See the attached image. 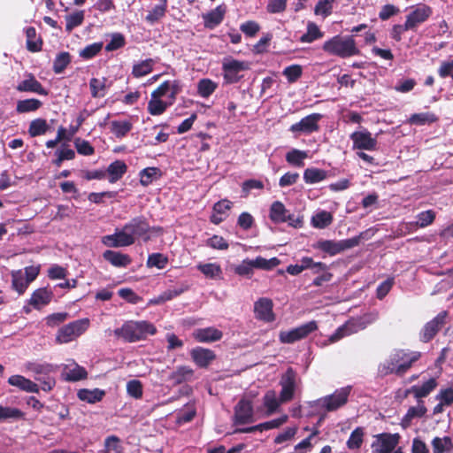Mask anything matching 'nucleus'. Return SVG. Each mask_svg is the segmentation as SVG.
<instances>
[{
	"mask_svg": "<svg viewBox=\"0 0 453 453\" xmlns=\"http://www.w3.org/2000/svg\"><path fill=\"white\" fill-rule=\"evenodd\" d=\"M149 224L142 217L134 218L122 229L113 234L105 235L103 243L108 247H126L134 243L136 237H141L149 231Z\"/></svg>",
	"mask_w": 453,
	"mask_h": 453,
	"instance_id": "obj_1",
	"label": "nucleus"
},
{
	"mask_svg": "<svg viewBox=\"0 0 453 453\" xmlns=\"http://www.w3.org/2000/svg\"><path fill=\"white\" fill-rule=\"evenodd\" d=\"M420 356L418 351L395 350L380 365V372L385 375L389 373L403 375Z\"/></svg>",
	"mask_w": 453,
	"mask_h": 453,
	"instance_id": "obj_2",
	"label": "nucleus"
},
{
	"mask_svg": "<svg viewBox=\"0 0 453 453\" xmlns=\"http://www.w3.org/2000/svg\"><path fill=\"white\" fill-rule=\"evenodd\" d=\"M157 332L155 326L148 321H127L121 327L114 330L116 336L126 342H134L153 335Z\"/></svg>",
	"mask_w": 453,
	"mask_h": 453,
	"instance_id": "obj_3",
	"label": "nucleus"
},
{
	"mask_svg": "<svg viewBox=\"0 0 453 453\" xmlns=\"http://www.w3.org/2000/svg\"><path fill=\"white\" fill-rule=\"evenodd\" d=\"M352 387L346 386L336 389L333 394L310 402V406L317 413L335 411L348 403Z\"/></svg>",
	"mask_w": 453,
	"mask_h": 453,
	"instance_id": "obj_4",
	"label": "nucleus"
},
{
	"mask_svg": "<svg viewBox=\"0 0 453 453\" xmlns=\"http://www.w3.org/2000/svg\"><path fill=\"white\" fill-rule=\"evenodd\" d=\"M380 313L374 310L364 315L348 320L344 325L340 326L334 334L330 336V342H334L340 339L356 334L366 328L369 325L379 319Z\"/></svg>",
	"mask_w": 453,
	"mask_h": 453,
	"instance_id": "obj_5",
	"label": "nucleus"
},
{
	"mask_svg": "<svg viewBox=\"0 0 453 453\" xmlns=\"http://www.w3.org/2000/svg\"><path fill=\"white\" fill-rule=\"evenodd\" d=\"M322 50L329 55L342 58L359 54V50L352 36L335 35L324 42Z\"/></svg>",
	"mask_w": 453,
	"mask_h": 453,
	"instance_id": "obj_6",
	"label": "nucleus"
},
{
	"mask_svg": "<svg viewBox=\"0 0 453 453\" xmlns=\"http://www.w3.org/2000/svg\"><path fill=\"white\" fill-rule=\"evenodd\" d=\"M363 234L343 240H319L312 247L331 257L336 256L345 250L355 248L360 244Z\"/></svg>",
	"mask_w": 453,
	"mask_h": 453,
	"instance_id": "obj_7",
	"label": "nucleus"
},
{
	"mask_svg": "<svg viewBox=\"0 0 453 453\" xmlns=\"http://www.w3.org/2000/svg\"><path fill=\"white\" fill-rule=\"evenodd\" d=\"M88 326V319H81L70 322L58 329L56 341L58 343H68L85 333Z\"/></svg>",
	"mask_w": 453,
	"mask_h": 453,
	"instance_id": "obj_8",
	"label": "nucleus"
},
{
	"mask_svg": "<svg viewBox=\"0 0 453 453\" xmlns=\"http://www.w3.org/2000/svg\"><path fill=\"white\" fill-rule=\"evenodd\" d=\"M317 329V322L311 320L289 331H281L279 334V339L282 343H293L307 337L311 333Z\"/></svg>",
	"mask_w": 453,
	"mask_h": 453,
	"instance_id": "obj_9",
	"label": "nucleus"
},
{
	"mask_svg": "<svg viewBox=\"0 0 453 453\" xmlns=\"http://www.w3.org/2000/svg\"><path fill=\"white\" fill-rule=\"evenodd\" d=\"M400 438L401 436L397 433H382L374 435V441L371 445L372 453H391L395 451Z\"/></svg>",
	"mask_w": 453,
	"mask_h": 453,
	"instance_id": "obj_10",
	"label": "nucleus"
},
{
	"mask_svg": "<svg viewBox=\"0 0 453 453\" xmlns=\"http://www.w3.org/2000/svg\"><path fill=\"white\" fill-rule=\"evenodd\" d=\"M248 69L249 64L245 61L227 58L222 62L223 76L226 83L238 82L241 79L239 73Z\"/></svg>",
	"mask_w": 453,
	"mask_h": 453,
	"instance_id": "obj_11",
	"label": "nucleus"
},
{
	"mask_svg": "<svg viewBox=\"0 0 453 453\" xmlns=\"http://www.w3.org/2000/svg\"><path fill=\"white\" fill-rule=\"evenodd\" d=\"M433 13L430 6L425 4H419L411 7V11L406 16L405 28L410 30H416V28L426 22Z\"/></svg>",
	"mask_w": 453,
	"mask_h": 453,
	"instance_id": "obj_12",
	"label": "nucleus"
},
{
	"mask_svg": "<svg viewBox=\"0 0 453 453\" xmlns=\"http://www.w3.org/2000/svg\"><path fill=\"white\" fill-rule=\"evenodd\" d=\"M447 317L448 312L444 311L438 313L433 319L426 323L419 333L420 341L423 342H430L446 324Z\"/></svg>",
	"mask_w": 453,
	"mask_h": 453,
	"instance_id": "obj_13",
	"label": "nucleus"
},
{
	"mask_svg": "<svg viewBox=\"0 0 453 453\" xmlns=\"http://www.w3.org/2000/svg\"><path fill=\"white\" fill-rule=\"evenodd\" d=\"M280 385L281 390L280 393L282 403L289 402L293 399L296 388V372L292 367H288L282 374Z\"/></svg>",
	"mask_w": 453,
	"mask_h": 453,
	"instance_id": "obj_14",
	"label": "nucleus"
},
{
	"mask_svg": "<svg viewBox=\"0 0 453 453\" xmlns=\"http://www.w3.org/2000/svg\"><path fill=\"white\" fill-rule=\"evenodd\" d=\"M322 119L319 113H312L303 118L299 122L293 124L289 130L296 134H309L317 132L319 128V121Z\"/></svg>",
	"mask_w": 453,
	"mask_h": 453,
	"instance_id": "obj_15",
	"label": "nucleus"
},
{
	"mask_svg": "<svg viewBox=\"0 0 453 453\" xmlns=\"http://www.w3.org/2000/svg\"><path fill=\"white\" fill-rule=\"evenodd\" d=\"M273 309V301L267 297H261L254 303L255 318L266 323L273 322L275 319Z\"/></svg>",
	"mask_w": 453,
	"mask_h": 453,
	"instance_id": "obj_16",
	"label": "nucleus"
},
{
	"mask_svg": "<svg viewBox=\"0 0 453 453\" xmlns=\"http://www.w3.org/2000/svg\"><path fill=\"white\" fill-rule=\"evenodd\" d=\"M354 150H374L377 147V140L366 130L355 131L350 136Z\"/></svg>",
	"mask_w": 453,
	"mask_h": 453,
	"instance_id": "obj_17",
	"label": "nucleus"
},
{
	"mask_svg": "<svg viewBox=\"0 0 453 453\" xmlns=\"http://www.w3.org/2000/svg\"><path fill=\"white\" fill-rule=\"evenodd\" d=\"M434 400L437 403L433 408V415L437 416L453 405V387L441 388L435 395Z\"/></svg>",
	"mask_w": 453,
	"mask_h": 453,
	"instance_id": "obj_18",
	"label": "nucleus"
},
{
	"mask_svg": "<svg viewBox=\"0 0 453 453\" xmlns=\"http://www.w3.org/2000/svg\"><path fill=\"white\" fill-rule=\"evenodd\" d=\"M54 294L48 288H39L35 289L31 297L27 301V304L35 310H41L47 306L53 299Z\"/></svg>",
	"mask_w": 453,
	"mask_h": 453,
	"instance_id": "obj_19",
	"label": "nucleus"
},
{
	"mask_svg": "<svg viewBox=\"0 0 453 453\" xmlns=\"http://www.w3.org/2000/svg\"><path fill=\"white\" fill-rule=\"evenodd\" d=\"M253 422V407L250 401L242 399L234 408V423L248 424Z\"/></svg>",
	"mask_w": 453,
	"mask_h": 453,
	"instance_id": "obj_20",
	"label": "nucleus"
},
{
	"mask_svg": "<svg viewBox=\"0 0 453 453\" xmlns=\"http://www.w3.org/2000/svg\"><path fill=\"white\" fill-rule=\"evenodd\" d=\"M180 90V86L178 81H165L157 87L150 96H156L157 98L160 99L166 97V100L174 102Z\"/></svg>",
	"mask_w": 453,
	"mask_h": 453,
	"instance_id": "obj_21",
	"label": "nucleus"
},
{
	"mask_svg": "<svg viewBox=\"0 0 453 453\" xmlns=\"http://www.w3.org/2000/svg\"><path fill=\"white\" fill-rule=\"evenodd\" d=\"M192 335L196 342L208 343L219 341L223 333L213 326H209L194 330Z\"/></svg>",
	"mask_w": 453,
	"mask_h": 453,
	"instance_id": "obj_22",
	"label": "nucleus"
},
{
	"mask_svg": "<svg viewBox=\"0 0 453 453\" xmlns=\"http://www.w3.org/2000/svg\"><path fill=\"white\" fill-rule=\"evenodd\" d=\"M190 356L195 364L201 368L207 367L216 357L212 350L202 347L192 349Z\"/></svg>",
	"mask_w": 453,
	"mask_h": 453,
	"instance_id": "obj_23",
	"label": "nucleus"
},
{
	"mask_svg": "<svg viewBox=\"0 0 453 453\" xmlns=\"http://www.w3.org/2000/svg\"><path fill=\"white\" fill-rule=\"evenodd\" d=\"M62 375L67 381H78L86 379L88 373L85 368L72 361L64 365Z\"/></svg>",
	"mask_w": 453,
	"mask_h": 453,
	"instance_id": "obj_24",
	"label": "nucleus"
},
{
	"mask_svg": "<svg viewBox=\"0 0 453 453\" xmlns=\"http://www.w3.org/2000/svg\"><path fill=\"white\" fill-rule=\"evenodd\" d=\"M8 383L27 393H39L40 391L38 384L22 375H12L8 379Z\"/></svg>",
	"mask_w": 453,
	"mask_h": 453,
	"instance_id": "obj_25",
	"label": "nucleus"
},
{
	"mask_svg": "<svg viewBox=\"0 0 453 453\" xmlns=\"http://www.w3.org/2000/svg\"><path fill=\"white\" fill-rule=\"evenodd\" d=\"M16 88L19 92H32L42 96L48 95V90L32 74H29L27 79L20 81Z\"/></svg>",
	"mask_w": 453,
	"mask_h": 453,
	"instance_id": "obj_26",
	"label": "nucleus"
},
{
	"mask_svg": "<svg viewBox=\"0 0 453 453\" xmlns=\"http://www.w3.org/2000/svg\"><path fill=\"white\" fill-rule=\"evenodd\" d=\"M438 386L437 380L435 378H430L421 384L412 386L409 392L414 395L417 399L426 397L432 393Z\"/></svg>",
	"mask_w": 453,
	"mask_h": 453,
	"instance_id": "obj_27",
	"label": "nucleus"
},
{
	"mask_svg": "<svg viewBox=\"0 0 453 453\" xmlns=\"http://www.w3.org/2000/svg\"><path fill=\"white\" fill-rule=\"evenodd\" d=\"M280 403V396L278 398L277 394L274 390H268L263 396V405L265 407V415L270 416L273 414Z\"/></svg>",
	"mask_w": 453,
	"mask_h": 453,
	"instance_id": "obj_28",
	"label": "nucleus"
},
{
	"mask_svg": "<svg viewBox=\"0 0 453 453\" xmlns=\"http://www.w3.org/2000/svg\"><path fill=\"white\" fill-rule=\"evenodd\" d=\"M127 166L124 161L116 160L110 164L106 170L109 182L115 183L119 180L127 173Z\"/></svg>",
	"mask_w": 453,
	"mask_h": 453,
	"instance_id": "obj_29",
	"label": "nucleus"
},
{
	"mask_svg": "<svg viewBox=\"0 0 453 453\" xmlns=\"http://www.w3.org/2000/svg\"><path fill=\"white\" fill-rule=\"evenodd\" d=\"M173 103L170 100L157 98L156 96H150L147 110L150 115L158 116L163 114Z\"/></svg>",
	"mask_w": 453,
	"mask_h": 453,
	"instance_id": "obj_30",
	"label": "nucleus"
},
{
	"mask_svg": "<svg viewBox=\"0 0 453 453\" xmlns=\"http://www.w3.org/2000/svg\"><path fill=\"white\" fill-rule=\"evenodd\" d=\"M225 10L221 6H218L210 12L203 14V19L204 27L213 29L222 22Z\"/></svg>",
	"mask_w": 453,
	"mask_h": 453,
	"instance_id": "obj_31",
	"label": "nucleus"
},
{
	"mask_svg": "<svg viewBox=\"0 0 453 453\" xmlns=\"http://www.w3.org/2000/svg\"><path fill=\"white\" fill-rule=\"evenodd\" d=\"M155 64L156 61L152 58H147L142 61L135 62L133 65L131 73L134 78L144 77L152 72Z\"/></svg>",
	"mask_w": 453,
	"mask_h": 453,
	"instance_id": "obj_32",
	"label": "nucleus"
},
{
	"mask_svg": "<svg viewBox=\"0 0 453 453\" xmlns=\"http://www.w3.org/2000/svg\"><path fill=\"white\" fill-rule=\"evenodd\" d=\"M103 256L105 260L114 266L126 267L131 263V258L128 255L117 251L106 250Z\"/></svg>",
	"mask_w": 453,
	"mask_h": 453,
	"instance_id": "obj_33",
	"label": "nucleus"
},
{
	"mask_svg": "<svg viewBox=\"0 0 453 453\" xmlns=\"http://www.w3.org/2000/svg\"><path fill=\"white\" fill-rule=\"evenodd\" d=\"M288 214V211L286 209L285 205L280 202L275 201L272 203L270 207V214L269 217L271 220L274 223H284L287 222V215Z\"/></svg>",
	"mask_w": 453,
	"mask_h": 453,
	"instance_id": "obj_34",
	"label": "nucleus"
},
{
	"mask_svg": "<svg viewBox=\"0 0 453 453\" xmlns=\"http://www.w3.org/2000/svg\"><path fill=\"white\" fill-rule=\"evenodd\" d=\"M196 268L207 279L216 280L221 278L222 269L221 266L217 263H199L196 265Z\"/></svg>",
	"mask_w": 453,
	"mask_h": 453,
	"instance_id": "obj_35",
	"label": "nucleus"
},
{
	"mask_svg": "<svg viewBox=\"0 0 453 453\" xmlns=\"http://www.w3.org/2000/svg\"><path fill=\"white\" fill-rule=\"evenodd\" d=\"M26 369L35 374V376H42L54 372L57 366L48 363L29 362L26 364Z\"/></svg>",
	"mask_w": 453,
	"mask_h": 453,
	"instance_id": "obj_36",
	"label": "nucleus"
},
{
	"mask_svg": "<svg viewBox=\"0 0 453 453\" xmlns=\"http://www.w3.org/2000/svg\"><path fill=\"white\" fill-rule=\"evenodd\" d=\"M29 285L30 282L26 279L22 270L12 272V286L19 295L24 294Z\"/></svg>",
	"mask_w": 453,
	"mask_h": 453,
	"instance_id": "obj_37",
	"label": "nucleus"
},
{
	"mask_svg": "<svg viewBox=\"0 0 453 453\" xmlns=\"http://www.w3.org/2000/svg\"><path fill=\"white\" fill-rule=\"evenodd\" d=\"M333 215L326 211H319L316 212L311 219V224L318 229H324L333 222Z\"/></svg>",
	"mask_w": 453,
	"mask_h": 453,
	"instance_id": "obj_38",
	"label": "nucleus"
},
{
	"mask_svg": "<svg viewBox=\"0 0 453 453\" xmlns=\"http://www.w3.org/2000/svg\"><path fill=\"white\" fill-rule=\"evenodd\" d=\"M77 395L80 400L87 402L88 403H95L96 402L101 401L105 393L104 390L99 388H83L80 389Z\"/></svg>",
	"mask_w": 453,
	"mask_h": 453,
	"instance_id": "obj_39",
	"label": "nucleus"
},
{
	"mask_svg": "<svg viewBox=\"0 0 453 453\" xmlns=\"http://www.w3.org/2000/svg\"><path fill=\"white\" fill-rule=\"evenodd\" d=\"M431 445L434 453H449L453 448V442L450 437H434Z\"/></svg>",
	"mask_w": 453,
	"mask_h": 453,
	"instance_id": "obj_40",
	"label": "nucleus"
},
{
	"mask_svg": "<svg viewBox=\"0 0 453 453\" xmlns=\"http://www.w3.org/2000/svg\"><path fill=\"white\" fill-rule=\"evenodd\" d=\"M42 105V103L35 98L19 100L16 105V111L18 113L33 112L40 109Z\"/></svg>",
	"mask_w": 453,
	"mask_h": 453,
	"instance_id": "obj_41",
	"label": "nucleus"
},
{
	"mask_svg": "<svg viewBox=\"0 0 453 453\" xmlns=\"http://www.w3.org/2000/svg\"><path fill=\"white\" fill-rule=\"evenodd\" d=\"M133 128V125L129 120H112L111 122V132L117 138L125 137Z\"/></svg>",
	"mask_w": 453,
	"mask_h": 453,
	"instance_id": "obj_42",
	"label": "nucleus"
},
{
	"mask_svg": "<svg viewBox=\"0 0 453 453\" xmlns=\"http://www.w3.org/2000/svg\"><path fill=\"white\" fill-rule=\"evenodd\" d=\"M218 88V83L211 79H201L197 82V94L203 98H208Z\"/></svg>",
	"mask_w": 453,
	"mask_h": 453,
	"instance_id": "obj_43",
	"label": "nucleus"
},
{
	"mask_svg": "<svg viewBox=\"0 0 453 453\" xmlns=\"http://www.w3.org/2000/svg\"><path fill=\"white\" fill-rule=\"evenodd\" d=\"M323 32L319 29V26L314 22L307 24V31L300 37V42L303 43H311L318 39L322 38Z\"/></svg>",
	"mask_w": 453,
	"mask_h": 453,
	"instance_id": "obj_44",
	"label": "nucleus"
},
{
	"mask_svg": "<svg viewBox=\"0 0 453 453\" xmlns=\"http://www.w3.org/2000/svg\"><path fill=\"white\" fill-rule=\"evenodd\" d=\"M50 129V126L44 119H35L29 124L28 134L31 137H36L45 134Z\"/></svg>",
	"mask_w": 453,
	"mask_h": 453,
	"instance_id": "obj_45",
	"label": "nucleus"
},
{
	"mask_svg": "<svg viewBox=\"0 0 453 453\" xmlns=\"http://www.w3.org/2000/svg\"><path fill=\"white\" fill-rule=\"evenodd\" d=\"M326 172L318 168H307L303 173V180L307 184H315L326 178Z\"/></svg>",
	"mask_w": 453,
	"mask_h": 453,
	"instance_id": "obj_46",
	"label": "nucleus"
},
{
	"mask_svg": "<svg viewBox=\"0 0 453 453\" xmlns=\"http://www.w3.org/2000/svg\"><path fill=\"white\" fill-rule=\"evenodd\" d=\"M308 157V154L304 150L292 149L286 154V161L296 167H303V160Z\"/></svg>",
	"mask_w": 453,
	"mask_h": 453,
	"instance_id": "obj_47",
	"label": "nucleus"
},
{
	"mask_svg": "<svg viewBox=\"0 0 453 453\" xmlns=\"http://www.w3.org/2000/svg\"><path fill=\"white\" fill-rule=\"evenodd\" d=\"M139 176L141 185L147 187L161 176V172L157 167H147L140 172Z\"/></svg>",
	"mask_w": 453,
	"mask_h": 453,
	"instance_id": "obj_48",
	"label": "nucleus"
},
{
	"mask_svg": "<svg viewBox=\"0 0 453 453\" xmlns=\"http://www.w3.org/2000/svg\"><path fill=\"white\" fill-rule=\"evenodd\" d=\"M27 36V48L31 52H37L41 50L42 42L36 37V30L33 27H28L25 29Z\"/></svg>",
	"mask_w": 453,
	"mask_h": 453,
	"instance_id": "obj_49",
	"label": "nucleus"
},
{
	"mask_svg": "<svg viewBox=\"0 0 453 453\" xmlns=\"http://www.w3.org/2000/svg\"><path fill=\"white\" fill-rule=\"evenodd\" d=\"M167 0H159L158 4L152 7V9L147 14L146 20L151 23L157 21L165 16Z\"/></svg>",
	"mask_w": 453,
	"mask_h": 453,
	"instance_id": "obj_50",
	"label": "nucleus"
},
{
	"mask_svg": "<svg viewBox=\"0 0 453 453\" xmlns=\"http://www.w3.org/2000/svg\"><path fill=\"white\" fill-rule=\"evenodd\" d=\"M194 374V371L191 367L187 365H181L171 374V379L176 383L180 384L184 381L189 380Z\"/></svg>",
	"mask_w": 453,
	"mask_h": 453,
	"instance_id": "obj_51",
	"label": "nucleus"
},
{
	"mask_svg": "<svg viewBox=\"0 0 453 453\" xmlns=\"http://www.w3.org/2000/svg\"><path fill=\"white\" fill-rule=\"evenodd\" d=\"M183 288L167 289L161 293L159 296L154 297L150 301L152 304H162L167 301L173 299L174 297L181 295L184 292Z\"/></svg>",
	"mask_w": 453,
	"mask_h": 453,
	"instance_id": "obj_52",
	"label": "nucleus"
},
{
	"mask_svg": "<svg viewBox=\"0 0 453 453\" xmlns=\"http://www.w3.org/2000/svg\"><path fill=\"white\" fill-rule=\"evenodd\" d=\"M253 269L258 268L263 270H271L276 266H278L280 263V259L277 257H272L270 259H265L262 257H257L255 259H250Z\"/></svg>",
	"mask_w": 453,
	"mask_h": 453,
	"instance_id": "obj_53",
	"label": "nucleus"
},
{
	"mask_svg": "<svg viewBox=\"0 0 453 453\" xmlns=\"http://www.w3.org/2000/svg\"><path fill=\"white\" fill-rule=\"evenodd\" d=\"M364 428L363 427H357L355 428L352 433L349 435V438L347 441V447L349 449H357L361 447L363 443V438H364Z\"/></svg>",
	"mask_w": 453,
	"mask_h": 453,
	"instance_id": "obj_54",
	"label": "nucleus"
},
{
	"mask_svg": "<svg viewBox=\"0 0 453 453\" xmlns=\"http://www.w3.org/2000/svg\"><path fill=\"white\" fill-rule=\"evenodd\" d=\"M84 20V11H76L65 17V30L70 33L73 28L82 24Z\"/></svg>",
	"mask_w": 453,
	"mask_h": 453,
	"instance_id": "obj_55",
	"label": "nucleus"
},
{
	"mask_svg": "<svg viewBox=\"0 0 453 453\" xmlns=\"http://www.w3.org/2000/svg\"><path fill=\"white\" fill-rule=\"evenodd\" d=\"M89 87L93 97H103L105 96L106 79L92 78L89 81Z\"/></svg>",
	"mask_w": 453,
	"mask_h": 453,
	"instance_id": "obj_56",
	"label": "nucleus"
},
{
	"mask_svg": "<svg viewBox=\"0 0 453 453\" xmlns=\"http://www.w3.org/2000/svg\"><path fill=\"white\" fill-rule=\"evenodd\" d=\"M436 120V117L434 114L431 112H420V113H414L412 114L409 119L408 122L411 125H418L422 126L427 123H433Z\"/></svg>",
	"mask_w": 453,
	"mask_h": 453,
	"instance_id": "obj_57",
	"label": "nucleus"
},
{
	"mask_svg": "<svg viewBox=\"0 0 453 453\" xmlns=\"http://www.w3.org/2000/svg\"><path fill=\"white\" fill-rule=\"evenodd\" d=\"M70 62L71 56L68 52H61L58 54L53 62L54 73L57 74L62 73Z\"/></svg>",
	"mask_w": 453,
	"mask_h": 453,
	"instance_id": "obj_58",
	"label": "nucleus"
},
{
	"mask_svg": "<svg viewBox=\"0 0 453 453\" xmlns=\"http://www.w3.org/2000/svg\"><path fill=\"white\" fill-rule=\"evenodd\" d=\"M24 412L17 408L4 407L0 405V421L7 419H21L24 418Z\"/></svg>",
	"mask_w": 453,
	"mask_h": 453,
	"instance_id": "obj_59",
	"label": "nucleus"
},
{
	"mask_svg": "<svg viewBox=\"0 0 453 453\" xmlns=\"http://www.w3.org/2000/svg\"><path fill=\"white\" fill-rule=\"evenodd\" d=\"M168 264V258L162 253H152L148 257L147 266L164 269Z\"/></svg>",
	"mask_w": 453,
	"mask_h": 453,
	"instance_id": "obj_60",
	"label": "nucleus"
},
{
	"mask_svg": "<svg viewBox=\"0 0 453 453\" xmlns=\"http://www.w3.org/2000/svg\"><path fill=\"white\" fill-rule=\"evenodd\" d=\"M104 43L102 42H94L89 45H87L84 49H82L79 56L83 59H91L96 57L103 49Z\"/></svg>",
	"mask_w": 453,
	"mask_h": 453,
	"instance_id": "obj_61",
	"label": "nucleus"
},
{
	"mask_svg": "<svg viewBox=\"0 0 453 453\" xmlns=\"http://www.w3.org/2000/svg\"><path fill=\"white\" fill-rule=\"evenodd\" d=\"M426 413V408L423 403H418L417 406L409 408L404 415L403 421L410 423L413 418H422Z\"/></svg>",
	"mask_w": 453,
	"mask_h": 453,
	"instance_id": "obj_62",
	"label": "nucleus"
},
{
	"mask_svg": "<svg viewBox=\"0 0 453 453\" xmlns=\"http://www.w3.org/2000/svg\"><path fill=\"white\" fill-rule=\"evenodd\" d=\"M334 3V0H319L314 8L315 14L324 18L329 16L332 13Z\"/></svg>",
	"mask_w": 453,
	"mask_h": 453,
	"instance_id": "obj_63",
	"label": "nucleus"
},
{
	"mask_svg": "<svg viewBox=\"0 0 453 453\" xmlns=\"http://www.w3.org/2000/svg\"><path fill=\"white\" fill-rule=\"evenodd\" d=\"M105 451L108 453H122L123 447L120 440L115 435L108 436L104 441Z\"/></svg>",
	"mask_w": 453,
	"mask_h": 453,
	"instance_id": "obj_64",
	"label": "nucleus"
}]
</instances>
